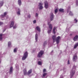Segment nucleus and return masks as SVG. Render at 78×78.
Returning a JSON list of instances; mask_svg holds the SVG:
<instances>
[{
  "mask_svg": "<svg viewBox=\"0 0 78 78\" xmlns=\"http://www.w3.org/2000/svg\"><path fill=\"white\" fill-rule=\"evenodd\" d=\"M38 35H37V34H36L35 35V41H36V42H37V39L38 38Z\"/></svg>",
  "mask_w": 78,
  "mask_h": 78,
  "instance_id": "18",
  "label": "nucleus"
},
{
  "mask_svg": "<svg viewBox=\"0 0 78 78\" xmlns=\"http://www.w3.org/2000/svg\"><path fill=\"white\" fill-rule=\"evenodd\" d=\"M47 41H45L43 43V47L44 48L45 47V46L46 45H47Z\"/></svg>",
  "mask_w": 78,
  "mask_h": 78,
  "instance_id": "17",
  "label": "nucleus"
},
{
  "mask_svg": "<svg viewBox=\"0 0 78 78\" xmlns=\"http://www.w3.org/2000/svg\"><path fill=\"white\" fill-rule=\"evenodd\" d=\"M17 69H19V66H18L17 67Z\"/></svg>",
  "mask_w": 78,
  "mask_h": 78,
  "instance_id": "44",
  "label": "nucleus"
},
{
  "mask_svg": "<svg viewBox=\"0 0 78 78\" xmlns=\"http://www.w3.org/2000/svg\"><path fill=\"white\" fill-rule=\"evenodd\" d=\"M47 72V70H46V69H44L43 70V73H44V72Z\"/></svg>",
  "mask_w": 78,
  "mask_h": 78,
  "instance_id": "34",
  "label": "nucleus"
},
{
  "mask_svg": "<svg viewBox=\"0 0 78 78\" xmlns=\"http://www.w3.org/2000/svg\"><path fill=\"white\" fill-rule=\"evenodd\" d=\"M33 22L34 23H36V20H34V21Z\"/></svg>",
  "mask_w": 78,
  "mask_h": 78,
  "instance_id": "38",
  "label": "nucleus"
},
{
  "mask_svg": "<svg viewBox=\"0 0 78 78\" xmlns=\"http://www.w3.org/2000/svg\"><path fill=\"white\" fill-rule=\"evenodd\" d=\"M18 12H17V14H18V15H20V10L19 9H18Z\"/></svg>",
  "mask_w": 78,
  "mask_h": 78,
  "instance_id": "20",
  "label": "nucleus"
},
{
  "mask_svg": "<svg viewBox=\"0 0 78 78\" xmlns=\"http://www.w3.org/2000/svg\"><path fill=\"white\" fill-rule=\"evenodd\" d=\"M50 22H48V24L49 25V29L48 31V34H50L51 33V31L52 30V28H53V27H52V25L50 24Z\"/></svg>",
  "mask_w": 78,
  "mask_h": 78,
  "instance_id": "3",
  "label": "nucleus"
},
{
  "mask_svg": "<svg viewBox=\"0 0 78 78\" xmlns=\"http://www.w3.org/2000/svg\"><path fill=\"white\" fill-rule=\"evenodd\" d=\"M44 7L46 8V9H47L48 8V2L46 1L44 2Z\"/></svg>",
  "mask_w": 78,
  "mask_h": 78,
  "instance_id": "7",
  "label": "nucleus"
},
{
  "mask_svg": "<svg viewBox=\"0 0 78 78\" xmlns=\"http://www.w3.org/2000/svg\"><path fill=\"white\" fill-rule=\"evenodd\" d=\"M70 35L71 36H72V34H70Z\"/></svg>",
  "mask_w": 78,
  "mask_h": 78,
  "instance_id": "47",
  "label": "nucleus"
},
{
  "mask_svg": "<svg viewBox=\"0 0 78 78\" xmlns=\"http://www.w3.org/2000/svg\"><path fill=\"white\" fill-rule=\"evenodd\" d=\"M3 23L0 22V25H1L3 24Z\"/></svg>",
  "mask_w": 78,
  "mask_h": 78,
  "instance_id": "40",
  "label": "nucleus"
},
{
  "mask_svg": "<svg viewBox=\"0 0 78 78\" xmlns=\"http://www.w3.org/2000/svg\"><path fill=\"white\" fill-rule=\"evenodd\" d=\"M8 16H7V18H8Z\"/></svg>",
  "mask_w": 78,
  "mask_h": 78,
  "instance_id": "48",
  "label": "nucleus"
},
{
  "mask_svg": "<svg viewBox=\"0 0 78 78\" xmlns=\"http://www.w3.org/2000/svg\"><path fill=\"white\" fill-rule=\"evenodd\" d=\"M73 40L74 41H77L78 39V36H76L73 38Z\"/></svg>",
  "mask_w": 78,
  "mask_h": 78,
  "instance_id": "12",
  "label": "nucleus"
},
{
  "mask_svg": "<svg viewBox=\"0 0 78 78\" xmlns=\"http://www.w3.org/2000/svg\"><path fill=\"white\" fill-rule=\"evenodd\" d=\"M2 40V34H0V41Z\"/></svg>",
  "mask_w": 78,
  "mask_h": 78,
  "instance_id": "27",
  "label": "nucleus"
},
{
  "mask_svg": "<svg viewBox=\"0 0 78 78\" xmlns=\"http://www.w3.org/2000/svg\"><path fill=\"white\" fill-rule=\"evenodd\" d=\"M63 70L64 71V72H66V69L65 68H63Z\"/></svg>",
  "mask_w": 78,
  "mask_h": 78,
  "instance_id": "36",
  "label": "nucleus"
},
{
  "mask_svg": "<svg viewBox=\"0 0 78 78\" xmlns=\"http://www.w3.org/2000/svg\"><path fill=\"white\" fill-rule=\"evenodd\" d=\"M77 22H78V20L76 19H75L74 20V23H77Z\"/></svg>",
  "mask_w": 78,
  "mask_h": 78,
  "instance_id": "29",
  "label": "nucleus"
},
{
  "mask_svg": "<svg viewBox=\"0 0 78 78\" xmlns=\"http://www.w3.org/2000/svg\"><path fill=\"white\" fill-rule=\"evenodd\" d=\"M27 56H28V52L27 51L25 52L24 54V56L23 57L22 59L23 60H25L27 58Z\"/></svg>",
  "mask_w": 78,
  "mask_h": 78,
  "instance_id": "4",
  "label": "nucleus"
},
{
  "mask_svg": "<svg viewBox=\"0 0 78 78\" xmlns=\"http://www.w3.org/2000/svg\"><path fill=\"white\" fill-rule=\"evenodd\" d=\"M16 28H17V26H15L13 27V29H15Z\"/></svg>",
  "mask_w": 78,
  "mask_h": 78,
  "instance_id": "35",
  "label": "nucleus"
},
{
  "mask_svg": "<svg viewBox=\"0 0 78 78\" xmlns=\"http://www.w3.org/2000/svg\"><path fill=\"white\" fill-rule=\"evenodd\" d=\"M56 27H54V29L53 30V33H54V34H55V30H56Z\"/></svg>",
  "mask_w": 78,
  "mask_h": 78,
  "instance_id": "25",
  "label": "nucleus"
},
{
  "mask_svg": "<svg viewBox=\"0 0 78 78\" xmlns=\"http://www.w3.org/2000/svg\"><path fill=\"white\" fill-rule=\"evenodd\" d=\"M52 52H53V51H52L51 52V53H52Z\"/></svg>",
  "mask_w": 78,
  "mask_h": 78,
  "instance_id": "46",
  "label": "nucleus"
},
{
  "mask_svg": "<svg viewBox=\"0 0 78 78\" xmlns=\"http://www.w3.org/2000/svg\"><path fill=\"white\" fill-rule=\"evenodd\" d=\"M14 21H11L10 25V27H12L14 26Z\"/></svg>",
  "mask_w": 78,
  "mask_h": 78,
  "instance_id": "14",
  "label": "nucleus"
},
{
  "mask_svg": "<svg viewBox=\"0 0 78 78\" xmlns=\"http://www.w3.org/2000/svg\"><path fill=\"white\" fill-rule=\"evenodd\" d=\"M42 5L43 4L42 2L40 3H39V6H40L39 9H42L43 8V7L42 6Z\"/></svg>",
  "mask_w": 78,
  "mask_h": 78,
  "instance_id": "8",
  "label": "nucleus"
},
{
  "mask_svg": "<svg viewBox=\"0 0 78 78\" xmlns=\"http://www.w3.org/2000/svg\"><path fill=\"white\" fill-rule=\"evenodd\" d=\"M58 9H56L55 10V14H56V12H58Z\"/></svg>",
  "mask_w": 78,
  "mask_h": 78,
  "instance_id": "33",
  "label": "nucleus"
},
{
  "mask_svg": "<svg viewBox=\"0 0 78 78\" xmlns=\"http://www.w3.org/2000/svg\"><path fill=\"white\" fill-rule=\"evenodd\" d=\"M70 64V61L69 60H68V64Z\"/></svg>",
  "mask_w": 78,
  "mask_h": 78,
  "instance_id": "37",
  "label": "nucleus"
},
{
  "mask_svg": "<svg viewBox=\"0 0 78 78\" xmlns=\"http://www.w3.org/2000/svg\"><path fill=\"white\" fill-rule=\"evenodd\" d=\"M67 12H68V11H67Z\"/></svg>",
  "mask_w": 78,
  "mask_h": 78,
  "instance_id": "49",
  "label": "nucleus"
},
{
  "mask_svg": "<svg viewBox=\"0 0 78 78\" xmlns=\"http://www.w3.org/2000/svg\"><path fill=\"white\" fill-rule=\"evenodd\" d=\"M69 15L70 16H73V13H72V12L71 11H70V12Z\"/></svg>",
  "mask_w": 78,
  "mask_h": 78,
  "instance_id": "30",
  "label": "nucleus"
},
{
  "mask_svg": "<svg viewBox=\"0 0 78 78\" xmlns=\"http://www.w3.org/2000/svg\"><path fill=\"white\" fill-rule=\"evenodd\" d=\"M5 78H7V76H5Z\"/></svg>",
  "mask_w": 78,
  "mask_h": 78,
  "instance_id": "45",
  "label": "nucleus"
},
{
  "mask_svg": "<svg viewBox=\"0 0 78 78\" xmlns=\"http://www.w3.org/2000/svg\"><path fill=\"white\" fill-rule=\"evenodd\" d=\"M7 12H5L4 13V15H1V17L2 18H3V17H5V16L6 14H7Z\"/></svg>",
  "mask_w": 78,
  "mask_h": 78,
  "instance_id": "13",
  "label": "nucleus"
},
{
  "mask_svg": "<svg viewBox=\"0 0 78 78\" xmlns=\"http://www.w3.org/2000/svg\"><path fill=\"white\" fill-rule=\"evenodd\" d=\"M73 61L75 62L77 59V56L76 55H74L73 57Z\"/></svg>",
  "mask_w": 78,
  "mask_h": 78,
  "instance_id": "11",
  "label": "nucleus"
},
{
  "mask_svg": "<svg viewBox=\"0 0 78 78\" xmlns=\"http://www.w3.org/2000/svg\"><path fill=\"white\" fill-rule=\"evenodd\" d=\"M56 39V42H57V44H59V39H60V37L58 36L57 37Z\"/></svg>",
  "mask_w": 78,
  "mask_h": 78,
  "instance_id": "9",
  "label": "nucleus"
},
{
  "mask_svg": "<svg viewBox=\"0 0 78 78\" xmlns=\"http://www.w3.org/2000/svg\"><path fill=\"white\" fill-rule=\"evenodd\" d=\"M60 78H63V76H61Z\"/></svg>",
  "mask_w": 78,
  "mask_h": 78,
  "instance_id": "43",
  "label": "nucleus"
},
{
  "mask_svg": "<svg viewBox=\"0 0 78 78\" xmlns=\"http://www.w3.org/2000/svg\"><path fill=\"white\" fill-rule=\"evenodd\" d=\"M54 17H55V16H54V15H53V13H51L50 14V17L51 19V20L52 21L53 20Z\"/></svg>",
  "mask_w": 78,
  "mask_h": 78,
  "instance_id": "6",
  "label": "nucleus"
},
{
  "mask_svg": "<svg viewBox=\"0 0 78 78\" xmlns=\"http://www.w3.org/2000/svg\"><path fill=\"white\" fill-rule=\"evenodd\" d=\"M47 76V73H44L43 74V76L42 77V78H44L45 76Z\"/></svg>",
  "mask_w": 78,
  "mask_h": 78,
  "instance_id": "23",
  "label": "nucleus"
},
{
  "mask_svg": "<svg viewBox=\"0 0 78 78\" xmlns=\"http://www.w3.org/2000/svg\"><path fill=\"white\" fill-rule=\"evenodd\" d=\"M78 46V43H77L75 44L74 47V48H76V47H77Z\"/></svg>",
  "mask_w": 78,
  "mask_h": 78,
  "instance_id": "22",
  "label": "nucleus"
},
{
  "mask_svg": "<svg viewBox=\"0 0 78 78\" xmlns=\"http://www.w3.org/2000/svg\"><path fill=\"white\" fill-rule=\"evenodd\" d=\"M57 71H61V69H58L57 70Z\"/></svg>",
  "mask_w": 78,
  "mask_h": 78,
  "instance_id": "42",
  "label": "nucleus"
},
{
  "mask_svg": "<svg viewBox=\"0 0 78 78\" xmlns=\"http://www.w3.org/2000/svg\"><path fill=\"white\" fill-rule=\"evenodd\" d=\"M43 54H44V51H41L38 54L37 57L41 58Z\"/></svg>",
  "mask_w": 78,
  "mask_h": 78,
  "instance_id": "5",
  "label": "nucleus"
},
{
  "mask_svg": "<svg viewBox=\"0 0 78 78\" xmlns=\"http://www.w3.org/2000/svg\"><path fill=\"white\" fill-rule=\"evenodd\" d=\"M59 11H60V12H64V9H59Z\"/></svg>",
  "mask_w": 78,
  "mask_h": 78,
  "instance_id": "24",
  "label": "nucleus"
},
{
  "mask_svg": "<svg viewBox=\"0 0 78 78\" xmlns=\"http://www.w3.org/2000/svg\"><path fill=\"white\" fill-rule=\"evenodd\" d=\"M76 6H78V1L77 0H76Z\"/></svg>",
  "mask_w": 78,
  "mask_h": 78,
  "instance_id": "32",
  "label": "nucleus"
},
{
  "mask_svg": "<svg viewBox=\"0 0 78 78\" xmlns=\"http://www.w3.org/2000/svg\"><path fill=\"white\" fill-rule=\"evenodd\" d=\"M56 36L55 35H54L52 36V39L54 42L55 41V40H56Z\"/></svg>",
  "mask_w": 78,
  "mask_h": 78,
  "instance_id": "15",
  "label": "nucleus"
},
{
  "mask_svg": "<svg viewBox=\"0 0 78 78\" xmlns=\"http://www.w3.org/2000/svg\"><path fill=\"white\" fill-rule=\"evenodd\" d=\"M28 17H29V18H30V17H31V15H29L28 16Z\"/></svg>",
  "mask_w": 78,
  "mask_h": 78,
  "instance_id": "41",
  "label": "nucleus"
},
{
  "mask_svg": "<svg viewBox=\"0 0 78 78\" xmlns=\"http://www.w3.org/2000/svg\"><path fill=\"white\" fill-rule=\"evenodd\" d=\"M18 5H20V6L22 4V2H21V1L20 0H18Z\"/></svg>",
  "mask_w": 78,
  "mask_h": 78,
  "instance_id": "19",
  "label": "nucleus"
},
{
  "mask_svg": "<svg viewBox=\"0 0 78 78\" xmlns=\"http://www.w3.org/2000/svg\"><path fill=\"white\" fill-rule=\"evenodd\" d=\"M36 28L37 31H38L39 32H41V28L37 26L36 27Z\"/></svg>",
  "mask_w": 78,
  "mask_h": 78,
  "instance_id": "16",
  "label": "nucleus"
},
{
  "mask_svg": "<svg viewBox=\"0 0 78 78\" xmlns=\"http://www.w3.org/2000/svg\"><path fill=\"white\" fill-rule=\"evenodd\" d=\"M3 5V1H2L0 2V7H2Z\"/></svg>",
  "mask_w": 78,
  "mask_h": 78,
  "instance_id": "21",
  "label": "nucleus"
},
{
  "mask_svg": "<svg viewBox=\"0 0 78 78\" xmlns=\"http://www.w3.org/2000/svg\"><path fill=\"white\" fill-rule=\"evenodd\" d=\"M38 65H42V62H41L40 61H38Z\"/></svg>",
  "mask_w": 78,
  "mask_h": 78,
  "instance_id": "31",
  "label": "nucleus"
},
{
  "mask_svg": "<svg viewBox=\"0 0 78 78\" xmlns=\"http://www.w3.org/2000/svg\"><path fill=\"white\" fill-rule=\"evenodd\" d=\"M17 48H15L14 49V53H16L17 52Z\"/></svg>",
  "mask_w": 78,
  "mask_h": 78,
  "instance_id": "28",
  "label": "nucleus"
},
{
  "mask_svg": "<svg viewBox=\"0 0 78 78\" xmlns=\"http://www.w3.org/2000/svg\"><path fill=\"white\" fill-rule=\"evenodd\" d=\"M36 17H37L38 16V14H37V13H36Z\"/></svg>",
  "mask_w": 78,
  "mask_h": 78,
  "instance_id": "39",
  "label": "nucleus"
},
{
  "mask_svg": "<svg viewBox=\"0 0 78 78\" xmlns=\"http://www.w3.org/2000/svg\"><path fill=\"white\" fill-rule=\"evenodd\" d=\"M32 72V69H30L28 72V73H27V69H24L23 70V73L24 75H27V74L28 75H30L31 73Z\"/></svg>",
  "mask_w": 78,
  "mask_h": 78,
  "instance_id": "2",
  "label": "nucleus"
},
{
  "mask_svg": "<svg viewBox=\"0 0 78 78\" xmlns=\"http://www.w3.org/2000/svg\"><path fill=\"white\" fill-rule=\"evenodd\" d=\"M11 42H9L8 43V47H10L11 46Z\"/></svg>",
  "mask_w": 78,
  "mask_h": 78,
  "instance_id": "26",
  "label": "nucleus"
},
{
  "mask_svg": "<svg viewBox=\"0 0 78 78\" xmlns=\"http://www.w3.org/2000/svg\"><path fill=\"white\" fill-rule=\"evenodd\" d=\"M76 68V66H74L72 68V70H71L70 72L71 78L73 76V75H74L75 74Z\"/></svg>",
  "mask_w": 78,
  "mask_h": 78,
  "instance_id": "1",
  "label": "nucleus"
},
{
  "mask_svg": "<svg viewBox=\"0 0 78 78\" xmlns=\"http://www.w3.org/2000/svg\"><path fill=\"white\" fill-rule=\"evenodd\" d=\"M13 72V68L12 67H11L10 69L9 73L10 74H12V73Z\"/></svg>",
  "mask_w": 78,
  "mask_h": 78,
  "instance_id": "10",
  "label": "nucleus"
}]
</instances>
